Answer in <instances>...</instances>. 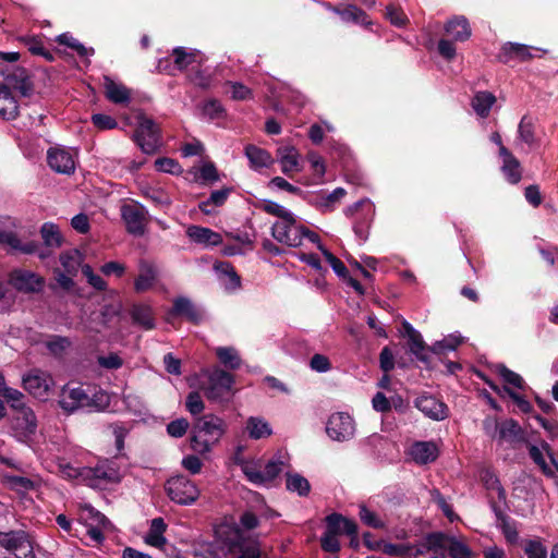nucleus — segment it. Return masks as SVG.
<instances>
[{"mask_svg":"<svg viewBox=\"0 0 558 558\" xmlns=\"http://www.w3.org/2000/svg\"><path fill=\"white\" fill-rule=\"evenodd\" d=\"M214 537L225 557L239 551L238 558H267L262 555L258 543L246 538L236 525L227 523L218 525L214 531Z\"/></svg>","mask_w":558,"mask_h":558,"instance_id":"1","label":"nucleus"},{"mask_svg":"<svg viewBox=\"0 0 558 558\" xmlns=\"http://www.w3.org/2000/svg\"><path fill=\"white\" fill-rule=\"evenodd\" d=\"M63 472L71 477L80 478L85 485L92 488L105 489L111 484L120 483L122 474L114 460H100L95 466L80 469L66 465Z\"/></svg>","mask_w":558,"mask_h":558,"instance_id":"2","label":"nucleus"},{"mask_svg":"<svg viewBox=\"0 0 558 558\" xmlns=\"http://www.w3.org/2000/svg\"><path fill=\"white\" fill-rule=\"evenodd\" d=\"M227 430L226 422L214 414L201 416L194 424L190 446L199 454L209 452Z\"/></svg>","mask_w":558,"mask_h":558,"instance_id":"3","label":"nucleus"},{"mask_svg":"<svg viewBox=\"0 0 558 558\" xmlns=\"http://www.w3.org/2000/svg\"><path fill=\"white\" fill-rule=\"evenodd\" d=\"M171 58L160 59L158 62V71L169 75H175L177 72L186 70H197L205 61V56L201 50L175 47L172 50Z\"/></svg>","mask_w":558,"mask_h":558,"instance_id":"4","label":"nucleus"},{"mask_svg":"<svg viewBox=\"0 0 558 558\" xmlns=\"http://www.w3.org/2000/svg\"><path fill=\"white\" fill-rule=\"evenodd\" d=\"M344 215L353 219V231L362 241L368 238V231L375 217V205L369 198H363L344 209Z\"/></svg>","mask_w":558,"mask_h":558,"instance_id":"5","label":"nucleus"},{"mask_svg":"<svg viewBox=\"0 0 558 558\" xmlns=\"http://www.w3.org/2000/svg\"><path fill=\"white\" fill-rule=\"evenodd\" d=\"M234 377L227 371L216 367L208 375V383L205 387V396L214 402L229 401L233 396Z\"/></svg>","mask_w":558,"mask_h":558,"instance_id":"6","label":"nucleus"},{"mask_svg":"<svg viewBox=\"0 0 558 558\" xmlns=\"http://www.w3.org/2000/svg\"><path fill=\"white\" fill-rule=\"evenodd\" d=\"M275 240L291 247L302 245L304 240V226L298 223L295 215L291 214L283 220L276 221L271 227Z\"/></svg>","mask_w":558,"mask_h":558,"instance_id":"7","label":"nucleus"},{"mask_svg":"<svg viewBox=\"0 0 558 558\" xmlns=\"http://www.w3.org/2000/svg\"><path fill=\"white\" fill-rule=\"evenodd\" d=\"M166 490L169 498L179 505H192L199 496V489L190 478L178 475L167 481Z\"/></svg>","mask_w":558,"mask_h":558,"instance_id":"8","label":"nucleus"},{"mask_svg":"<svg viewBox=\"0 0 558 558\" xmlns=\"http://www.w3.org/2000/svg\"><path fill=\"white\" fill-rule=\"evenodd\" d=\"M134 140L145 154H154L160 145L159 128L153 119L145 114L137 117Z\"/></svg>","mask_w":558,"mask_h":558,"instance_id":"9","label":"nucleus"},{"mask_svg":"<svg viewBox=\"0 0 558 558\" xmlns=\"http://www.w3.org/2000/svg\"><path fill=\"white\" fill-rule=\"evenodd\" d=\"M0 546L16 558H35L29 535L23 530L0 531Z\"/></svg>","mask_w":558,"mask_h":558,"instance_id":"10","label":"nucleus"},{"mask_svg":"<svg viewBox=\"0 0 558 558\" xmlns=\"http://www.w3.org/2000/svg\"><path fill=\"white\" fill-rule=\"evenodd\" d=\"M52 376L39 368H33L22 376L23 388L34 398L46 400L53 387Z\"/></svg>","mask_w":558,"mask_h":558,"instance_id":"11","label":"nucleus"},{"mask_svg":"<svg viewBox=\"0 0 558 558\" xmlns=\"http://www.w3.org/2000/svg\"><path fill=\"white\" fill-rule=\"evenodd\" d=\"M326 433L335 441H349L355 435V422L349 413L336 412L327 421Z\"/></svg>","mask_w":558,"mask_h":558,"instance_id":"12","label":"nucleus"},{"mask_svg":"<svg viewBox=\"0 0 558 558\" xmlns=\"http://www.w3.org/2000/svg\"><path fill=\"white\" fill-rule=\"evenodd\" d=\"M412 558H446V535L442 533L428 534L410 549Z\"/></svg>","mask_w":558,"mask_h":558,"instance_id":"13","label":"nucleus"},{"mask_svg":"<svg viewBox=\"0 0 558 558\" xmlns=\"http://www.w3.org/2000/svg\"><path fill=\"white\" fill-rule=\"evenodd\" d=\"M147 209L140 203L124 205L121 208V217L126 230L134 236H142L146 232Z\"/></svg>","mask_w":558,"mask_h":558,"instance_id":"14","label":"nucleus"},{"mask_svg":"<svg viewBox=\"0 0 558 558\" xmlns=\"http://www.w3.org/2000/svg\"><path fill=\"white\" fill-rule=\"evenodd\" d=\"M12 435L20 442H27L37 430V418L32 408L16 412L11 421Z\"/></svg>","mask_w":558,"mask_h":558,"instance_id":"15","label":"nucleus"},{"mask_svg":"<svg viewBox=\"0 0 558 558\" xmlns=\"http://www.w3.org/2000/svg\"><path fill=\"white\" fill-rule=\"evenodd\" d=\"M82 519L87 527V536L96 544H102L105 535L102 530L110 525L108 518L94 507L87 505L82 509Z\"/></svg>","mask_w":558,"mask_h":558,"instance_id":"16","label":"nucleus"},{"mask_svg":"<svg viewBox=\"0 0 558 558\" xmlns=\"http://www.w3.org/2000/svg\"><path fill=\"white\" fill-rule=\"evenodd\" d=\"M9 283L19 292L37 293L45 286L41 276L26 269H14L9 275Z\"/></svg>","mask_w":558,"mask_h":558,"instance_id":"17","label":"nucleus"},{"mask_svg":"<svg viewBox=\"0 0 558 558\" xmlns=\"http://www.w3.org/2000/svg\"><path fill=\"white\" fill-rule=\"evenodd\" d=\"M87 400V390L81 386L66 384L59 393L58 403L65 413L71 414L80 409H85Z\"/></svg>","mask_w":558,"mask_h":558,"instance_id":"18","label":"nucleus"},{"mask_svg":"<svg viewBox=\"0 0 558 558\" xmlns=\"http://www.w3.org/2000/svg\"><path fill=\"white\" fill-rule=\"evenodd\" d=\"M529 456L545 476L549 478H554L556 476L558 473V462L551 457L550 448L547 442H543L541 447L530 445Z\"/></svg>","mask_w":558,"mask_h":558,"instance_id":"19","label":"nucleus"},{"mask_svg":"<svg viewBox=\"0 0 558 558\" xmlns=\"http://www.w3.org/2000/svg\"><path fill=\"white\" fill-rule=\"evenodd\" d=\"M49 167L62 174H71L75 171V156L72 150L62 147H51L47 151Z\"/></svg>","mask_w":558,"mask_h":558,"instance_id":"20","label":"nucleus"},{"mask_svg":"<svg viewBox=\"0 0 558 558\" xmlns=\"http://www.w3.org/2000/svg\"><path fill=\"white\" fill-rule=\"evenodd\" d=\"M401 333L403 337L408 339L410 352L420 362L424 363L425 365H428L429 356L421 332L417 331L409 322L403 320Z\"/></svg>","mask_w":558,"mask_h":558,"instance_id":"21","label":"nucleus"},{"mask_svg":"<svg viewBox=\"0 0 558 558\" xmlns=\"http://www.w3.org/2000/svg\"><path fill=\"white\" fill-rule=\"evenodd\" d=\"M276 154L283 174L292 177L294 172L301 171V155L294 146H279Z\"/></svg>","mask_w":558,"mask_h":558,"instance_id":"22","label":"nucleus"},{"mask_svg":"<svg viewBox=\"0 0 558 558\" xmlns=\"http://www.w3.org/2000/svg\"><path fill=\"white\" fill-rule=\"evenodd\" d=\"M169 315L184 317L194 324H199L204 318L203 311L186 296H178L172 301Z\"/></svg>","mask_w":558,"mask_h":558,"instance_id":"23","label":"nucleus"},{"mask_svg":"<svg viewBox=\"0 0 558 558\" xmlns=\"http://www.w3.org/2000/svg\"><path fill=\"white\" fill-rule=\"evenodd\" d=\"M415 407L427 417L442 421L448 417V407L433 396H421L415 400Z\"/></svg>","mask_w":558,"mask_h":558,"instance_id":"24","label":"nucleus"},{"mask_svg":"<svg viewBox=\"0 0 558 558\" xmlns=\"http://www.w3.org/2000/svg\"><path fill=\"white\" fill-rule=\"evenodd\" d=\"M186 235L192 242L204 247H214L222 243L221 234L206 227L192 225L187 227Z\"/></svg>","mask_w":558,"mask_h":558,"instance_id":"25","label":"nucleus"},{"mask_svg":"<svg viewBox=\"0 0 558 558\" xmlns=\"http://www.w3.org/2000/svg\"><path fill=\"white\" fill-rule=\"evenodd\" d=\"M158 278L157 267L149 260L141 259L138 263V276L134 281V289L142 293L154 287Z\"/></svg>","mask_w":558,"mask_h":558,"instance_id":"26","label":"nucleus"},{"mask_svg":"<svg viewBox=\"0 0 558 558\" xmlns=\"http://www.w3.org/2000/svg\"><path fill=\"white\" fill-rule=\"evenodd\" d=\"M0 244L8 246L11 251L22 252L25 254L38 253V256L44 259L48 256L47 253L38 252V244L35 242L22 243L19 236L12 231H0Z\"/></svg>","mask_w":558,"mask_h":558,"instance_id":"27","label":"nucleus"},{"mask_svg":"<svg viewBox=\"0 0 558 558\" xmlns=\"http://www.w3.org/2000/svg\"><path fill=\"white\" fill-rule=\"evenodd\" d=\"M444 29L447 36L457 43L466 41L472 35L470 23L463 15H457L448 20Z\"/></svg>","mask_w":558,"mask_h":558,"instance_id":"28","label":"nucleus"},{"mask_svg":"<svg viewBox=\"0 0 558 558\" xmlns=\"http://www.w3.org/2000/svg\"><path fill=\"white\" fill-rule=\"evenodd\" d=\"M214 269L218 276L221 287L228 292H234L241 287V278L233 266L228 262L216 263Z\"/></svg>","mask_w":558,"mask_h":558,"instance_id":"29","label":"nucleus"},{"mask_svg":"<svg viewBox=\"0 0 558 558\" xmlns=\"http://www.w3.org/2000/svg\"><path fill=\"white\" fill-rule=\"evenodd\" d=\"M104 88L106 98L112 104L126 105L131 101V90L108 75L104 76Z\"/></svg>","mask_w":558,"mask_h":558,"instance_id":"30","label":"nucleus"},{"mask_svg":"<svg viewBox=\"0 0 558 558\" xmlns=\"http://www.w3.org/2000/svg\"><path fill=\"white\" fill-rule=\"evenodd\" d=\"M530 46L515 44V43H507L501 47L500 52L498 53V60L502 63H509L510 61H527L534 56L531 53Z\"/></svg>","mask_w":558,"mask_h":558,"instance_id":"31","label":"nucleus"},{"mask_svg":"<svg viewBox=\"0 0 558 558\" xmlns=\"http://www.w3.org/2000/svg\"><path fill=\"white\" fill-rule=\"evenodd\" d=\"M409 453L415 463L428 464L437 459L439 451L433 441H416L411 446Z\"/></svg>","mask_w":558,"mask_h":558,"instance_id":"32","label":"nucleus"},{"mask_svg":"<svg viewBox=\"0 0 558 558\" xmlns=\"http://www.w3.org/2000/svg\"><path fill=\"white\" fill-rule=\"evenodd\" d=\"M502 165L501 172L510 184H517L522 178V169L519 160L512 155L508 148L502 147L501 156Z\"/></svg>","mask_w":558,"mask_h":558,"instance_id":"33","label":"nucleus"},{"mask_svg":"<svg viewBox=\"0 0 558 558\" xmlns=\"http://www.w3.org/2000/svg\"><path fill=\"white\" fill-rule=\"evenodd\" d=\"M343 187H337L330 193H318L312 196L311 203L322 213H329L345 195Z\"/></svg>","mask_w":558,"mask_h":558,"instance_id":"34","label":"nucleus"},{"mask_svg":"<svg viewBox=\"0 0 558 558\" xmlns=\"http://www.w3.org/2000/svg\"><path fill=\"white\" fill-rule=\"evenodd\" d=\"M167 531V524L162 518H154L150 521L149 530L144 536L145 544L162 549L167 545V538L165 532Z\"/></svg>","mask_w":558,"mask_h":558,"instance_id":"35","label":"nucleus"},{"mask_svg":"<svg viewBox=\"0 0 558 558\" xmlns=\"http://www.w3.org/2000/svg\"><path fill=\"white\" fill-rule=\"evenodd\" d=\"M244 154L250 161V167L254 170L268 168L274 162L271 155L266 149L252 144L245 146Z\"/></svg>","mask_w":558,"mask_h":558,"instance_id":"36","label":"nucleus"},{"mask_svg":"<svg viewBox=\"0 0 558 558\" xmlns=\"http://www.w3.org/2000/svg\"><path fill=\"white\" fill-rule=\"evenodd\" d=\"M19 114V105L13 97L10 88L0 85V118L3 120H13Z\"/></svg>","mask_w":558,"mask_h":558,"instance_id":"37","label":"nucleus"},{"mask_svg":"<svg viewBox=\"0 0 558 558\" xmlns=\"http://www.w3.org/2000/svg\"><path fill=\"white\" fill-rule=\"evenodd\" d=\"M131 318L134 324L146 330L155 328V317L153 308L148 304H134L130 311Z\"/></svg>","mask_w":558,"mask_h":558,"instance_id":"38","label":"nucleus"},{"mask_svg":"<svg viewBox=\"0 0 558 558\" xmlns=\"http://www.w3.org/2000/svg\"><path fill=\"white\" fill-rule=\"evenodd\" d=\"M245 430L248 437L254 440L267 438L272 434L269 423L259 416H250L245 423Z\"/></svg>","mask_w":558,"mask_h":558,"instance_id":"39","label":"nucleus"},{"mask_svg":"<svg viewBox=\"0 0 558 558\" xmlns=\"http://www.w3.org/2000/svg\"><path fill=\"white\" fill-rule=\"evenodd\" d=\"M192 554L199 558H223V551L219 548L215 537L211 541H195Z\"/></svg>","mask_w":558,"mask_h":558,"instance_id":"40","label":"nucleus"},{"mask_svg":"<svg viewBox=\"0 0 558 558\" xmlns=\"http://www.w3.org/2000/svg\"><path fill=\"white\" fill-rule=\"evenodd\" d=\"M286 488L291 493L298 494L300 497H306L311 492V484L300 473L287 472Z\"/></svg>","mask_w":558,"mask_h":558,"instance_id":"41","label":"nucleus"},{"mask_svg":"<svg viewBox=\"0 0 558 558\" xmlns=\"http://www.w3.org/2000/svg\"><path fill=\"white\" fill-rule=\"evenodd\" d=\"M231 191V187L213 191L207 199L199 203L201 211L206 215L213 214L215 207H220L226 203Z\"/></svg>","mask_w":558,"mask_h":558,"instance_id":"42","label":"nucleus"},{"mask_svg":"<svg viewBox=\"0 0 558 558\" xmlns=\"http://www.w3.org/2000/svg\"><path fill=\"white\" fill-rule=\"evenodd\" d=\"M495 102L496 97L494 94L477 92L472 98L471 106L478 117L486 118Z\"/></svg>","mask_w":558,"mask_h":558,"instance_id":"43","label":"nucleus"},{"mask_svg":"<svg viewBox=\"0 0 558 558\" xmlns=\"http://www.w3.org/2000/svg\"><path fill=\"white\" fill-rule=\"evenodd\" d=\"M142 194L145 198L150 201L154 205L159 207H168L171 205L172 199L169 193L157 185H145L142 187Z\"/></svg>","mask_w":558,"mask_h":558,"instance_id":"44","label":"nucleus"},{"mask_svg":"<svg viewBox=\"0 0 558 558\" xmlns=\"http://www.w3.org/2000/svg\"><path fill=\"white\" fill-rule=\"evenodd\" d=\"M526 558H547L548 551L539 537L526 538L521 542Z\"/></svg>","mask_w":558,"mask_h":558,"instance_id":"45","label":"nucleus"},{"mask_svg":"<svg viewBox=\"0 0 558 558\" xmlns=\"http://www.w3.org/2000/svg\"><path fill=\"white\" fill-rule=\"evenodd\" d=\"M88 400L85 409L88 411H105L110 403L109 395L102 389H88Z\"/></svg>","mask_w":558,"mask_h":558,"instance_id":"46","label":"nucleus"},{"mask_svg":"<svg viewBox=\"0 0 558 558\" xmlns=\"http://www.w3.org/2000/svg\"><path fill=\"white\" fill-rule=\"evenodd\" d=\"M82 262L83 256L76 248L65 251L60 255V263L68 275H76Z\"/></svg>","mask_w":558,"mask_h":558,"instance_id":"47","label":"nucleus"},{"mask_svg":"<svg viewBox=\"0 0 558 558\" xmlns=\"http://www.w3.org/2000/svg\"><path fill=\"white\" fill-rule=\"evenodd\" d=\"M216 355L220 363L230 369H238L242 364L239 352L233 347H218Z\"/></svg>","mask_w":558,"mask_h":558,"instance_id":"48","label":"nucleus"},{"mask_svg":"<svg viewBox=\"0 0 558 558\" xmlns=\"http://www.w3.org/2000/svg\"><path fill=\"white\" fill-rule=\"evenodd\" d=\"M335 12L339 14L342 21L353 22L355 24L367 25L371 24L367 14L357 8L356 5L350 4L344 9H335Z\"/></svg>","mask_w":558,"mask_h":558,"instance_id":"49","label":"nucleus"},{"mask_svg":"<svg viewBox=\"0 0 558 558\" xmlns=\"http://www.w3.org/2000/svg\"><path fill=\"white\" fill-rule=\"evenodd\" d=\"M1 397L5 400V402L9 404V407L15 412H21V411L29 408L26 402L27 401L26 396L19 389L9 387L1 395Z\"/></svg>","mask_w":558,"mask_h":558,"instance_id":"50","label":"nucleus"},{"mask_svg":"<svg viewBox=\"0 0 558 558\" xmlns=\"http://www.w3.org/2000/svg\"><path fill=\"white\" fill-rule=\"evenodd\" d=\"M123 403L129 413L144 418L148 415V409L144 400L134 393L123 395Z\"/></svg>","mask_w":558,"mask_h":558,"instance_id":"51","label":"nucleus"},{"mask_svg":"<svg viewBox=\"0 0 558 558\" xmlns=\"http://www.w3.org/2000/svg\"><path fill=\"white\" fill-rule=\"evenodd\" d=\"M481 480L487 490L496 492L497 497L500 501H505L507 494L505 488L501 486L497 475L489 469H485L481 473Z\"/></svg>","mask_w":558,"mask_h":558,"instance_id":"52","label":"nucleus"},{"mask_svg":"<svg viewBox=\"0 0 558 558\" xmlns=\"http://www.w3.org/2000/svg\"><path fill=\"white\" fill-rule=\"evenodd\" d=\"M71 345L72 341L70 338L58 335L49 336L45 342L47 350L56 357H61Z\"/></svg>","mask_w":558,"mask_h":558,"instance_id":"53","label":"nucleus"},{"mask_svg":"<svg viewBox=\"0 0 558 558\" xmlns=\"http://www.w3.org/2000/svg\"><path fill=\"white\" fill-rule=\"evenodd\" d=\"M451 558H471L472 551L469 546L461 541L446 535V555Z\"/></svg>","mask_w":558,"mask_h":558,"instance_id":"54","label":"nucleus"},{"mask_svg":"<svg viewBox=\"0 0 558 558\" xmlns=\"http://www.w3.org/2000/svg\"><path fill=\"white\" fill-rule=\"evenodd\" d=\"M41 238L48 247H59L62 244V238L59 229L51 222H46L40 228Z\"/></svg>","mask_w":558,"mask_h":558,"instance_id":"55","label":"nucleus"},{"mask_svg":"<svg viewBox=\"0 0 558 558\" xmlns=\"http://www.w3.org/2000/svg\"><path fill=\"white\" fill-rule=\"evenodd\" d=\"M496 372L498 373V375L502 378V380L507 385H510V386L521 389V390L525 389L526 385H525V381L522 378V376L519 375L518 373L509 369L504 364H498L496 366Z\"/></svg>","mask_w":558,"mask_h":558,"instance_id":"56","label":"nucleus"},{"mask_svg":"<svg viewBox=\"0 0 558 558\" xmlns=\"http://www.w3.org/2000/svg\"><path fill=\"white\" fill-rule=\"evenodd\" d=\"M202 114L208 120H219L225 118L226 109L217 99H208L202 105Z\"/></svg>","mask_w":558,"mask_h":558,"instance_id":"57","label":"nucleus"},{"mask_svg":"<svg viewBox=\"0 0 558 558\" xmlns=\"http://www.w3.org/2000/svg\"><path fill=\"white\" fill-rule=\"evenodd\" d=\"M520 433V425L512 418L506 420L498 425V437L500 440L512 441L519 437Z\"/></svg>","mask_w":558,"mask_h":558,"instance_id":"58","label":"nucleus"},{"mask_svg":"<svg viewBox=\"0 0 558 558\" xmlns=\"http://www.w3.org/2000/svg\"><path fill=\"white\" fill-rule=\"evenodd\" d=\"M21 41L27 47V49L36 56H41L46 60L51 61L53 59L52 53L46 50L43 41L35 36H23Z\"/></svg>","mask_w":558,"mask_h":558,"instance_id":"59","label":"nucleus"},{"mask_svg":"<svg viewBox=\"0 0 558 558\" xmlns=\"http://www.w3.org/2000/svg\"><path fill=\"white\" fill-rule=\"evenodd\" d=\"M518 140L531 147L535 142L534 126L527 117H523L518 126Z\"/></svg>","mask_w":558,"mask_h":558,"instance_id":"60","label":"nucleus"},{"mask_svg":"<svg viewBox=\"0 0 558 558\" xmlns=\"http://www.w3.org/2000/svg\"><path fill=\"white\" fill-rule=\"evenodd\" d=\"M461 343L459 335H449L440 341H436L428 350L435 354H441L447 351H453Z\"/></svg>","mask_w":558,"mask_h":558,"instance_id":"61","label":"nucleus"},{"mask_svg":"<svg viewBox=\"0 0 558 558\" xmlns=\"http://www.w3.org/2000/svg\"><path fill=\"white\" fill-rule=\"evenodd\" d=\"M359 515L361 521L373 529H385L386 523L385 520L378 517L374 511L368 509L366 506H360Z\"/></svg>","mask_w":558,"mask_h":558,"instance_id":"62","label":"nucleus"},{"mask_svg":"<svg viewBox=\"0 0 558 558\" xmlns=\"http://www.w3.org/2000/svg\"><path fill=\"white\" fill-rule=\"evenodd\" d=\"M319 251L335 271V274L340 278H345L349 274L345 265L336 257L331 252H329L324 245H319Z\"/></svg>","mask_w":558,"mask_h":558,"instance_id":"63","label":"nucleus"},{"mask_svg":"<svg viewBox=\"0 0 558 558\" xmlns=\"http://www.w3.org/2000/svg\"><path fill=\"white\" fill-rule=\"evenodd\" d=\"M225 86L229 87L233 100H248L253 97L251 88L240 82L228 81Z\"/></svg>","mask_w":558,"mask_h":558,"instance_id":"64","label":"nucleus"}]
</instances>
